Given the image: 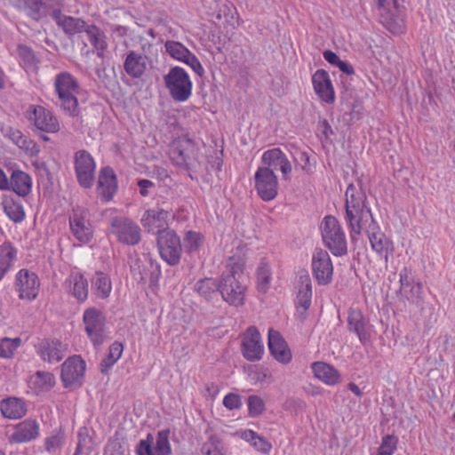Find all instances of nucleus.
<instances>
[{"mask_svg":"<svg viewBox=\"0 0 455 455\" xmlns=\"http://www.w3.org/2000/svg\"><path fill=\"white\" fill-rule=\"evenodd\" d=\"M246 260L243 256L234 254L226 264L220 279V293L222 299L232 307H241L245 302L247 285L244 283L243 269Z\"/></svg>","mask_w":455,"mask_h":455,"instance_id":"obj_1","label":"nucleus"},{"mask_svg":"<svg viewBox=\"0 0 455 455\" xmlns=\"http://www.w3.org/2000/svg\"><path fill=\"white\" fill-rule=\"evenodd\" d=\"M54 92L58 96L56 106L72 117L80 116L77 94L80 92L78 80L69 72L62 71L54 77Z\"/></svg>","mask_w":455,"mask_h":455,"instance_id":"obj_2","label":"nucleus"},{"mask_svg":"<svg viewBox=\"0 0 455 455\" xmlns=\"http://www.w3.org/2000/svg\"><path fill=\"white\" fill-rule=\"evenodd\" d=\"M321 235L323 245L335 257H342L347 253L346 234L337 218L327 215L321 226Z\"/></svg>","mask_w":455,"mask_h":455,"instance_id":"obj_3","label":"nucleus"},{"mask_svg":"<svg viewBox=\"0 0 455 455\" xmlns=\"http://www.w3.org/2000/svg\"><path fill=\"white\" fill-rule=\"evenodd\" d=\"M169 157L174 165L189 171L198 162V148L188 137L177 138L170 143Z\"/></svg>","mask_w":455,"mask_h":455,"instance_id":"obj_4","label":"nucleus"},{"mask_svg":"<svg viewBox=\"0 0 455 455\" xmlns=\"http://www.w3.org/2000/svg\"><path fill=\"white\" fill-rule=\"evenodd\" d=\"M164 82L174 101L184 102L190 98L193 84L183 68L179 66L171 68L169 72L164 76Z\"/></svg>","mask_w":455,"mask_h":455,"instance_id":"obj_5","label":"nucleus"},{"mask_svg":"<svg viewBox=\"0 0 455 455\" xmlns=\"http://www.w3.org/2000/svg\"><path fill=\"white\" fill-rule=\"evenodd\" d=\"M83 323L94 348L100 347L108 339L107 318L103 312L94 307L86 308L83 314Z\"/></svg>","mask_w":455,"mask_h":455,"instance_id":"obj_6","label":"nucleus"},{"mask_svg":"<svg viewBox=\"0 0 455 455\" xmlns=\"http://www.w3.org/2000/svg\"><path fill=\"white\" fill-rule=\"evenodd\" d=\"M156 246L161 259L171 267L180 264L182 244L173 229H162L156 235Z\"/></svg>","mask_w":455,"mask_h":455,"instance_id":"obj_7","label":"nucleus"},{"mask_svg":"<svg viewBox=\"0 0 455 455\" xmlns=\"http://www.w3.org/2000/svg\"><path fill=\"white\" fill-rule=\"evenodd\" d=\"M74 171L78 185L85 189L93 187L96 174V162L92 154L80 149L74 154Z\"/></svg>","mask_w":455,"mask_h":455,"instance_id":"obj_8","label":"nucleus"},{"mask_svg":"<svg viewBox=\"0 0 455 455\" xmlns=\"http://www.w3.org/2000/svg\"><path fill=\"white\" fill-rule=\"evenodd\" d=\"M109 233L115 235L119 243L127 245H137L141 240V229L139 225L124 216H115L110 220Z\"/></svg>","mask_w":455,"mask_h":455,"instance_id":"obj_9","label":"nucleus"},{"mask_svg":"<svg viewBox=\"0 0 455 455\" xmlns=\"http://www.w3.org/2000/svg\"><path fill=\"white\" fill-rule=\"evenodd\" d=\"M34 348L37 356L48 363H60L68 353V344L52 337L38 338Z\"/></svg>","mask_w":455,"mask_h":455,"instance_id":"obj_10","label":"nucleus"},{"mask_svg":"<svg viewBox=\"0 0 455 455\" xmlns=\"http://www.w3.org/2000/svg\"><path fill=\"white\" fill-rule=\"evenodd\" d=\"M254 188L264 202L274 200L278 195V178L273 170L259 166L253 176Z\"/></svg>","mask_w":455,"mask_h":455,"instance_id":"obj_11","label":"nucleus"},{"mask_svg":"<svg viewBox=\"0 0 455 455\" xmlns=\"http://www.w3.org/2000/svg\"><path fill=\"white\" fill-rule=\"evenodd\" d=\"M131 272L139 282L151 284L157 283L162 275L160 264L148 253L133 261Z\"/></svg>","mask_w":455,"mask_h":455,"instance_id":"obj_12","label":"nucleus"},{"mask_svg":"<svg viewBox=\"0 0 455 455\" xmlns=\"http://www.w3.org/2000/svg\"><path fill=\"white\" fill-rule=\"evenodd\" d=\"M68 222L72 235L81 243L86 244L92 240L93 228L86 209L81 207L73 209Z\"/></svg>","mask_w":455,"mask_h":455,"instance_id":"obj_13","label":"nucleus"},{"mask_svg":"<svg viewBox=\"0 0 455 455\" xmlns=\"http://www.w3.org/2000/svg\"><path fill=\"white\" fill-rule=\"evenodd\" d=\"M14 288L20 299H36L40 290L38 275L28 268L20 269L15 275Z\"/></svg>","mask_w":455,"mask_h":455,"instance_id":"obj_14","label":"nucleus"},{"mask_svg":"<svg viewBox=\"0 0 455 455\" xmlns=\"http://www.w3.org/2000/svg\"><path fill=\"white\" fill-rule=\"evenodd\" d=\"M312 275L319 285H328L332 281L333 265L327 251L315 248L312 254Z\"/></svg>","mask_w":455,"mask_h":455,"instance_id":"obj_15","label":"nucleus"},{"mask_svg":"<svg viewBox=\"0 0 455 455\" xmlns=\"http://www.w3.org/2000/svg\"><path fill=\"white\" fill-rule=\"evenodd\" d=\"M86 363L81 355L68 357L61 365L60 379L64 387L81 386L83 383Z\"/></svg>","mask_w":455,"mask_h":455,"instance_id":"obj_16","label":"nucleus"},{"mask_svg":"<svg viewBox=\"0 0 455 455\" xmlns=\"http://www.w3.org/2000/svg\"><path fill=\"white\" fill-rule=\"evenodd\" d=\"M28 118L35 128L47 133H56L60 131L57 116L49 109L40 105H31L28 110Z\"/></svg>","mask_w":455,"mask_h":455,"instance_id":"obj_17","label":"nucleus"},{"mask_svg":"<svg viewBox=\"0 0 455 455\" xmlns=\"http://www.w3.org/2000/svg\"><path fill=\"white\" fill-rule=\"evenodd\" d=\"M377 6L383 25L393 34H402L405 28L404 21L393 12V9L397 10L399 0H377Z\"/></svg>","mask_w":455,"mask_h":455,"instance_id":"obj_18","label":"nucleus"},{"mask_svg":"<svg viewBox=\"0 0 455 455\" xmlns=\"http://www.w3.org/2000/svg\"><path fill=\"white\" fill-rule=\"evenodd\" d=\"M241 352L243 356L250 362L259 361L262 358L264 346L260 333L255 326H250L243 334Z\"/></svg>","mask_w":455,"mask_h":455,"instance_id":"obj_19","label":"nucleus"},{"mask_svg":"<svg viewBox=\"0 0 455 455\" xmlns=\"http://www.w3.org/2000/svg\"><path fill=\"white\" fill-rule=\"evenodd\" d=\"M171 216L172 211L155 207L144 212L140 222L148 233L157 235L162 229H171L168 223Z\"/></svg>","mask_w":455,"mask_h":455,"instance_id":"obj_20","label":"nucleus"},{"mask_svg":"<svg viewBox=\"0 0 455 455\" xmlns=\"http://www.w3.org/2000/svg\"><path fill=\"white\" fill-rule=\"evenodd\" d=\"M261 167H267L269 170H280L283 180H288L291 178L292 166L286 155L279 148L266 150L261 156Z\"/></svg>","mask_w":455,"mask_h":455,"instance_id":"obj_21","label":"nucleus"},{"mask_svg":"<svg viewBox=\"0 0 455 455\" xmlns=\"http://www.w3.org/2000/svg\"><path fill=\"white\" fill-rule=\"evenodd\" d=\"M371 249L387 263L395 251L394 243L379 230L375 222L367 230Z\"/></svg>","mask_w":455,"mask_h":455,"instance_id":"obj_22","label":"nucleus"},{"mask_svg":"<svg viewBox=\"0 0 455 455\" xmlns=\"http://www.w3.org/2000/svg\"><path fill=\"white\" fill-rule=\"evenodd\" d=\"M371 218L375 222L370 207L346 209L345 220L349 229L350 239L356 242L361 235L363 222Z\"/></svg>","mask_w":455,"mask_h":455,"instance_id":"obj_23","label":"nucleus"},{"mask_svg":"<svg viewBox=\"0 0 455 455\" xmlns=\"http://www.w3.org/2000/svg\"><path fill=\"white\" fill-rule=\"evenodd\" d=\"M117 178L110 166L102 167L100 171L97 182V192L103 202L113 199L117 191Z\"/></svg>","mask_w":455,"mask_h":455,"instance_id":"obj_24","label":"nucleus"},{"mask_svg":"<svg viewBox=\"0 0 455 455\" xmlns=\"http://www.w3.org/2000/svg\"><path fill=\"white\" fill-rule=\"evenodd\" d=\"M25 6L28 10L29 16L35 20L52 16L56 10H61L63 0H24Z\"/></svg>","mask_w":455,"mask_h":455,"instance_id":"obj_25","label":"nucleus"},{"mask_svg":"<svg viewBox=\"0 0 455 455\" xmlns=\"http://www.w3.org/2000/svg\"><path fill=\"white\" fill-rule=\"evenodd\" d=\"M347 330L355 333L363 345L370 341L369 322L359 309L350 308L347 312Z\"/></svg>","mask_w":455,"mask_h":455,"instance_id":"obj_26","label":"nucleus"},{"mask_svg":"<svg viewBox=\"0 0 455 455\" xmlns=\"http://www.w3.org/2000/svg\"><path fill=\"white\" fill-rule=\"evenodd\" d=\"M2 132L5 138H8L28 156L34 157L39 155L40 147L33 140L24 135L21 131L7 126L2 130Z\"/></svg>","mask_w":455,"mask_h":455,"instance_id":"obj_27","label":"nucleus"},{"mask_svg":"<svg viewBox=\"0 0 455 455\" xmlns=\"http://www.w3.org/2000/svg\"><path fill=\"white\" fill-rule=\"evenodd\" d=\"M64 285L69 295L78 303H84L88 299V281L81 272H72L65 280Z\"/></svg>","mask_w":455,"mask_h":455,"instance_id":"obj_28","label":"nucleus"},{"mask_svg":"<svg viewBox=\"0 0 455 455\" xmlns=\"http://www.w3.org/2000/svg\"><path fill=\"white\" fill-rule=\"evenodd\" d=\"M299 291L296 297V307L299 315V319H306V311L310 307L312 299V283L308 273L305 272L299 278Z\"/></svg>","mask_w":455,"mask_h":455,"instance_id":"obj_29","label":"nucleus"},{"mask_svg":"<svg viewBox=\"0 0 455 455\" xmlns=\"http://www.w3.org/2000/svg\"><path fill=\"white\" fill-rule=\"evenodd\" d=\"M314 90L318 97L326 103L331 104L335 100V92L327 71L318 69L312 76Z\"/></svg>","mask_w":455,"mask_h":455,"instance_id":"obj_30","label":"nucleus"},{"mask_svg":"<svg viewBox=\"0 0 455 455\" xmlns=\"http://www.w3.org/2000/svg\"><path fill=\"white\" fill-rule=\"evenodd\" d=\"M40 427L33 419H26L14 427L11 441L16 443H28L39 436Z\"/></svg>","mask_w":455,"mask_h":455,"instance_id":"obj_31","label":"nucleus"},{"mask_svg":"<svg viewBox=\"0 0 455 455\" xmlns=\"http://www.w3.org/2000/svg\"><path fill=\"white\" fill-rule=\"evenodd\" d=\"M268 348L274 358L282 363H288L291 360V353L283 337L277 331H268Z\"/></svg>","mask_w":455,"mask_h":455,"instance_id":"obj_32","label":"nucleus"},{"mask_svg":"<svg viewBox=\"0 0 455 455\" xmlns=\"http://www.w3.org/2000/svg\"><path fill=\"white\" fill-rule=\"evenodd\" d=\"M27 411V403L23 398L9 396L0 401V412L5 419H21L26 415Z\"/></svg>","mask_w":455,"mask_h":455,"instance_id":"obj_33","label":"nucleus"},{"mask_svg":"<svg viewBox=\"0 0 455 455\" xmlns=\"http://www.w3.org/2000/svg\"><path fill=\"white\" fill-rule=\"evenodd\" d=\"M8 184V190H12L20 197L28 196L32 190V178L21 170L12 171Z\"/></svg>","mask_w":455,"mask_h":455,"instance_id":"obj_34","label":"nucleus"},{"mask_svg":"<svg viewBox=\"0 0 455 455\" xmlns=\"http://www.w3.org/2000/svg\"><path fill=\"white\" fill-rule=\"evenodd\" d=\"M147 57L136 51H129L124 61V69L132 78H140L147 69Z\"/></svg>","mask_w":455,"mask_h":455,"instance_id":"obj_35","label":"nucleus"},{"mask_svg":"<svg viewBox=\"0 0 455 455\" xmlns=\"http://www.w3.org/2000/svg\"><path fill=\"white\" fill-rule=\"evenodd\" d=\"M53 20L68 36H74L85 30L87 24L80 19L72 16L63 15L61 10H56L53 13Z\"/></svg>","mask_w":455,"mask_h":455,"instance_id":"obj_36","label":"nucleus"},{"mask_svg":"<svg viewBox=\"0 0 455 455\" xmlns=\"http://www.w3.org/2000/svg\"><path fill=\"white\" fill-rule=\"evenodd\" d=\"M314 375L316 379L326 385L334 386L340 381V374L338 370L326 363L315 362L311 365Z\"/></svg>","mask_w":455,"mask_h":455,"instance_id":"obj_37","label":"nucleus"},{"mask_svg":"<svg viewBox=\"0 0 455 455\" xmlns=\"http://www.w3.org/2000/svg\"><path fill=\"white\" fill-rule=\"evenodd\" d=\"M56 384V379L53 373L44 371H36L29 379L30 387L36 394L48 392Z\"/></svg>","mask_w":455,"mask_h":455,"instance_id":"obj_38","label":"nucleus"},{"mask_svg":"<svg viewBox=\"0 0 455 455\" xmlns=\"http://www.w3.org/2000/svg\"><path fill=\"white\" fill-rule=\"evenodd\" d=\"M92 291L98 299H108L112 291V282L109 275L104 272L97 271L91 279Z\"/></svg>","mask_w":455,"mask_h":455,"instance_id":"obj_39","label":"nucleus"},{"mask_svg":"<svg viewBox=\"0 0 455 455\" xmlns=\"http://www.w3.org/2000/svg\"><path fill=\"white\" fill-rule=\"evenodd\" d=\"M4 212L14 223H21L26 218L22 203L13 196H6L3 200Z\"/></svg>","mask_w":455,"mask_h":455,"instance_id":"obj_40","label":"nucleus"},{"mask_svg":"<svg viewBox=\"0 0 455 455\" xmlns=\"http://www.w3.org/2000/svg\"><path fill=\"white\" fill-rule=\"evenodd\" d=\"M17 258V249L10 243L0 245V281L10 271Z\"/></svg>","mask_w":455,"mask_h":455,"instance_id":"obj_41","label":"nucleus"},{"mask_svg":"<svg viewBox=\"0 0 455 455\" xmlns=\"http://www.w3.org/2000/svg\"><path fill=\"white\" fill-rule=\"evenodd\" d=\"M17 54L20 64L26 72H35L37 69L39 59L31 47L20 44L17 45Z\"/></svg>","mask_w":455,"mask_h":455,"instance_id":"obj_42","label":"nucleus"},{"mask_svg":"<svg viewBox=\"0 0 455 455\" xmlns=\"http://www.w3.org/2000/svg\"><path fill=\"white\" fill-rule=\"evenodd\" d=\"M124 352V345L119 341L113 342L108 348V353L100 363V371L102 374H108L115 363L120 359Z\"/></svg>","mask_w":455,"mask_h":455,"instance_id":"obj_43","label":"nucleus"},{"mask_svg":"<svg viewBox=\"0 0 455 455\" xmlns=\"http://www.w3.org/2000/svg\"><path fill=\"white\" fill-rule=\"evenodd\" d=\"M84 32L88 36L91 44L98 51V56L102 57L103 52L108 47L106 36L96 25H87Z\"/></svg>","mask_w":455,"mask_h":455,"instance_id":"obj_44","label":"nucleus"},{"mask_svg":"<svg viewBox=\"0 0 455 455\" xmlns=\"http://www.w3.org/2000/svg\"><path fill=\"white\" fill-rule=\"evenodd\" d=\"M369 207L367 205V197L364 192L357 190L354 184H349L346 190L345 208Z\"/></svg>","mask_w":455,"mask_h":455,"instance_id":"obj_45","label":"nucleus"},{"mask_svg":"<svg viewBox=\"0 0 455 455\" xmlns=\"http://www.w3.org/2000/svg\"><path fill=\"white\" fill-rule=\"evenodd\" d=\"M195 291L206 300H210L220 292V281L211 277L200 279L195 284Z\"/></svg>","mask_w":455,"mask_h":455,"instance_id":"obj_46","label":"nucleus"},{"mask_svg":"<svg viewBox=\"0 0 455 455\" xmlns=\"http://www.w3.org/2000/svg\"><path fill=\"white\" fill-rule=\"evenodd\" d=\"M242 438L248 442L254 449L263 454H267L271 449L272 444L263 436L259 435L255 431L246 429L242 433Z\"/></svg>","mask_w":455,"mask_h":455,"instance_id":"obj_47","label":"nucleus"},{"mask_svg":"<svg viewBox=\"0 0 455 455\" xmlns=\"http://www.w3.org/2000/svg\"><path fill=\"white\" fill-rule=\"evenodd\" d=\"M257 290L261 293H266L271 283L272 272L269 264L262 260L257 268Z\"/></svg>","mask_w":455,"mask_h":455,"instance_id":"obj_48","label":"nucleus"},{"mask_svg":"<svg viewBox=\"0 0 455 455\" xmlns=\"http://www.w3.org/2000/svg\"><path fill=\"white\" fill-rule=\"evenodd\" d=\"M402 296L411 304L417 307L422 308L424 305L423 284L420 281H417L412 286L401 292Z\"/></svg>","mask_w":455,"mask_h":455,"instance_id":"obj_49","label":"nucleus"},{"mask_svg":"<svg viewBox=\"0 0 455 455\" xmlns=\"http://www.w3.org/2000/svg\"><path fill=\"white\" fill-rule=\"evenodd\" d=\"M93 442L87 428H81L77 434V444L74 455H90L93 451Z\"/></svg>","mask_w":455,"mask_h":455,"instance_id":"obj_50","label":"nucleus"},{"mask_svg":"<svg viewBox=\"0 0 455 455\" xmlns=\"http://www.w3.org/2000/svg\"><path fill=\"white\" fill-rule=\"evenodd\" d=\"M224 443L216 434H211L202 446L203 455H224Z\"/></svg>","mask_w":455,"mask_h":455,"instance_id":"obj_51","label":"nucleus"},{"mask_svg":"<svg viewBox=\"0 0 455 455\" xmlns=\"http://www.w3.org/2000/svg\"><path fill=\"white\" fill-rule=\"evenodd\" d=\"M164 48L172 58L181 62H184L191 52L184 44L173 40L166 41Z\"/></svg>","mask_w":455,"mask_h":455,"instance_id":"obj_52","label":"nucleus"},{"mask_svg":"<svg viewBox=\"0 0 455 455\" xmlns=\"http://www.w3.org/2000/svg\"><path fill=\"white\" fill-rule=\"evenodd\" d=\"M170 437V429H162L158 431L156 441L155 444L154 451L156 455H171L172 454V447L169 441Z\"/></svg>","mask_w":455,"mask_h":455,"instance_id":"obj_53","label":"nucleus"},{"mask_svg":"<svg viewBox=\"0 0 455 455\" xmlns=\"http://www.w3.org/2000/svg\"><path fill=\"white\" fill-rule=\"evenodd\" d=\"M204 236L201 233L196 231H187L183 238L185 251L188 253L196 252L202 246Z\"/></svg>","mask_w":455,"mask_h":455,"instance_id":"obj_54","label":"nucleus"},{"mask_svg":"<svg viewBox=\"0 0 455 455\" xmlns=\"http://www.w3.org/2000/svg\"><path fill=\"white\" fill-rule=\"evenodd\" d=\"M21 344L20 338H4L0 341V358H12Z\"/></svg>","mask_w":455,"mask_h":455,"instance_id":"obj_55","label":"nucleus"},{"mask_svg":"<svg viewBox=\"0 0 455 455\" xmlns=\"http://www.w3.org/2000/svg\"><path fill=\"white\" fill-rule=\"evenodd\" d=\"M398 438L395 435H387L382 437L378 451L383 455H393L397 449Z\"/></svg>","mask_w":455,"mask_h":455,"instance_id":"obj_56","label":"nucleus"},{"mask_svg":"<svg viewBox=\"0 0 455 455\" xmlns=\"http://www.w3.org/2000/svg\"><path fill=\"white\" fill-rule=\"evenodd\" d=\"M248 412L251 417H258L265 411L264 401L258 395H252L248 397Z\"/></svg>","mask_w":455,"mask_h":455,"instance_id":"obj_57","label":"nucleus"},{"mask_svg":"<svg viewBox=\"0 0 455 455\" xmlns=\"http://www.w3.org/2000/svg\"><path fill=\"white\" fill-rule=\"evenodd\" d=\"M235 14V7L231 3L228 2L220 7L219 12L216 14V19L221 20V18L224 17L226 22L234 26L236 20Z\"/></svg>","mask_w":455,"mask_h":455,"instance_id":"obj_58","label":"nucleus"},{"mask_svg":"<svg viewBox=\"0 0 455 455\" xmlns=\"http://www.w3.org/2000/svg\"><path fill=\"white\" fill-rule=\"evenodd\" d=\"M154 437L152 434H148L147 438L140 440L137 445L136 452L138 455H156L155 451L152 449Z\"/></svg>","mask_w":455,"mask_h":455,"instance_id":"obj_59","label":"nucleus"},{"mask_svg":"<svg viewBox=\"0 0 455 455\" xmlns=\"http://www.w3.org/2000/svg\"><path fill=\"white\" fill-rule=\"evenodd\" d=\"M399 282L401 284L400 291L403 292L412 286L417 281H415L414 277L411 275V270L404 267L399 272Z\"/></svg>","mask_w":455,"mask_h":455,"instance_id":"obj_60","label":"nucleus"},{"mask_svg":"<svg viewBox=\"0 0 455 455\" xmlns=\"http://www.w3.org/2000/svg\"><path fill=\"white\" fill-rule=\"evenodd\" d=\"M183 63L189 66L198 76H204V68H203L198 58L193 52L189 53V55L186 58V60Z\"/></svg>","mask_w":455,"mask_h":455,"instance_id":"obj_61","label":"nucleus"},{"mask_svg":"<svg viewBox=\"0 0 455 455\" xmlns=\"http://www.w3.org/2000/svg\"><path fill=\"white\" fill-rule=\"evenodd\" d=\"M223 405L230 411L239 409L242 406L241 396L235 393H228L223 398Z\"/></svg>","mask_w":455,"mask_h":455,"instance_id":"obj_62","label":"nucleus"},{"mask_svg":"<svg viewBox=\"0 0 455 455\" xmlns=\"http://www.w3.org/2000/svg\"><path fill=\"white\" fill-rule=\"evenodd\" d=\"M167 131L172 134L171 141L177 138L186 137L183 134V129L181 125L176 121H169L166 123Z\"/></svg>","mask_w":455,"mask_h":455,"instance_id":"obj_63","label":"nucleus"},{"mask_svg":"<svg viewBox=\"0 0 455 455\" xmlns=\"http://www.w3.org/2000/svg\"><path fill=\"white\" fill-rule=\"evenodd\" d=\"M140 188V195L143 197L149 196V189L155 188V183L147 179H140L137 182Z\"/></svg>","mask_w":455,"mask_h":455,"instance_id":"obj_64","label":"nucleus"}]
</instances>
